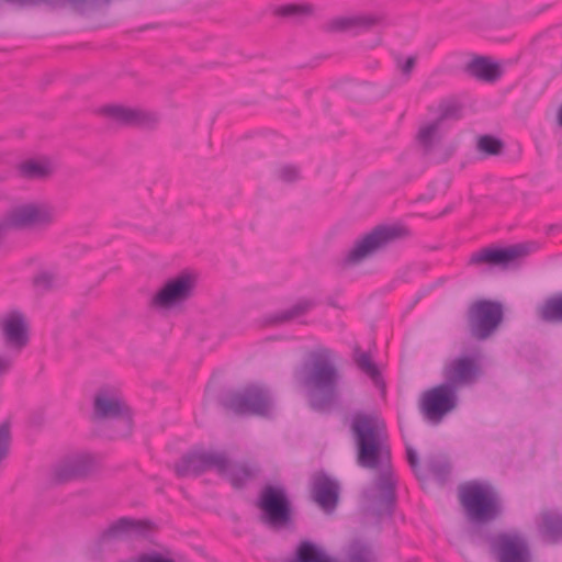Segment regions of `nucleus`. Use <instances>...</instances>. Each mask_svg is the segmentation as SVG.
I'll use <instances>...</instances> for the list:
<instances>
[{
    "label": "nucleus",
    "instance_id": "a211bd4d",
    "mask_svg": "<svg viewBox=\"0 0 562 562\" xmlns=\"http://www.w3.org/2000/svg\"><path fill=\"white\" fill-rule=\"evenodd\" d=\"M101 112L110 120L123 125L150 127L158 122V117L154 113L119 104L106 105L102 108Z\"/></svg>",
    "mask_w": 562,
    "mask_h": 562
},
{
    "label": "nucleus",
    "instance_id": "e433bc0d",
    "mask_svg": "<svg viewBox=\"0 0 562 562\" xmlns=\"http://www.w3.org/2000/svg\"><path fill=\"white\" fill-rule=\"evenodd\" d=\"M460 117V106L454 102H442L439 105V115L435 120L441 125L449 119L457 120Z\"/></svg>",
    "mask_w": 562,
    "mask_h": 562
},
{
    "label": "nucleus",
    "instance_id": "cd10ccee",
    "mask_svg": "<svg viewBox=\"0 0 562 562\" xmlns=\"http://www.w3.org/2000/svg\"><path fill=\"white\" fill-rule=\"evenodd\" d=\"M20 177L29 180H43L53 173L48 159H27L18 166Z\"/></svg>",
    "mask_w": 562,
    "mask_h": 562
},
{
    "label": "nucleus",
    "instance_id": "7c9ffc66",
    "mask_svg": "<svg viewBox=\"0 0 562 562\" xmlns=\"http://www.w3.org/2000/svg\"><path fill=\"white\" fill-rule=\"evenodd\" d=\"M314 306L311 300H300L293 306L269 316V324H282L304 315Z\"/></svg>",
    "mask_w": 562,
    "mask_h": 562
},
{
    "label": "nucleus",
    "instance_id": "ddd939ff",
    "mask_svg": "<svg viewBox=\"0 0 562 562\" xmlns=\"http://www.w3.org/2000/svg\"><path fill=\"white\" fill-rule=\"evenodd\" d=\"M223 405L237 415L267 416L272 409V400L265 387L250 385L227 394Z\"/></svg>",
    "mask_w": 562,
    "mask_h": 562
},
{
    "label": "nucleus",
    "instance_id": "9d476101",
    "mask_svg": "<svg viewBox=\"0 0 562 562\" xmlns=\"http://www.w3.org/2000/svg\"><path fill=\"white\" fill-rule=\"evenodd\" d=\"M504 311L499 302L479 300L468 310V326L471 336L477 340L490 338L503 322Z\"/></svg>",
    "mask_w": 562,
    "mask_h": 562
},
{
    "label": "nucleus",
    "instance_id": "c85d7f7f",
    "mask_svg": "<svg viewBox=\"0 0 562 562\" xmlns=\"http://www.w3.org/2000/svg\"><path fill=\"white\" fill-rule=\"evenodd\" d=\"M259 468L247 463H232L228 460L227 472L218 473L226 477L234 487H243L248 481L256 477Z\"/></svg>",
    "mask_w": 562,
    "mask_h": 562
},
{
    "label": "nucleus",
    "instance_id": "20e7f679",
    "mask_svg": "<svg viewBox=\"0 0 562 562\" xmlns=\"http://www.w3.org/2000/svg\"><path fill=\"white\" fill-rule=\"evenodd\" d=\"M92 419L109 423L111 438H125L132 434L131 409L119 390L110 386L99 389L93 397Z\"/></svg>",
    "mask_w": 562,
    "mask_h": 562
},
{
    "label": "nucleus",
    "instance_id": "473e14b6",
    "mask_svg": "<svg viewBox=\"0 0 562 562\" xmlns=\"http://www.w3.org/2000/svg\"><path fill=\"white\" fill-rule=\"evenodd\" d=\"M353 361L357 367L369 375L376 385L381 383L380 371L368 352L361 351L359 347H356L353 351Z\"/></svg>",
    "mask_w": 562,
    "mask_h": 562
},
{
    "label": "nucleus",
    "instance_id": "79ce46f5",
    "mask_svg": "<svg viewBox=\"0 0 562 562\" xmlns=\"http://www.w3.org/2000/svg\"><path fill=\"white\" fill-rule=\"evenodd\" d=\"M13 360L10 356L0 355V379L7 375L12 369Z\"/></svg>",
    "mask_w": 562,
    "mask_h": 562
},
{
    "label": "nucleus",
    "instance_id": "0eeeda50",
    "mask_svg": "<svg viewBox=\"0 0 562 562\" xmlns=\"http://www.w3.org/2000/svg\"><path fill=\"white\" fill-rule=\"evenodd\" d=\"M196 277L188 271L168 279L148 300L149 310L167 313L182 307L194 295Z\"/></svg>",
    "mask_w": 562,
    "mask_h": 562
},
{
    "label": "nucleus",
    "instance_id": "37998d69",
    "mask_svg": "<svg viewBox=\"0 0 562 562\" xmlns=\"http://www.w3.org/2000/svg\"><path fill=\"white\" fill-rule=\"evenodd\" d=\"M557 121H558V124L562 127V104L560 105V108L558 110Z\"/></svg>",
    "mask_w": 562,
    "mask_h": 562
},
{
    "label": "nucleus",
    "instance_id": "c9c22d12",
    "mask_svg": "<svg viewBox=\"0 0 562 562\" xmlns=\"http://www.w3.org/2000/svg\"><path fill=\"white\" fill-rule=\"evenodd\" d=\"M503 142L491 135L480 136L477 139V149L487 156H496L502 153Z\"/></svg>",
    "mask_w": 562,
    "mask_h": 562
},
{
    "label": "nucleus",
    "instance_id": "58836bf2",
    "mask_svg": "<svg viewBox=\"0 0 562 562\" xmlns=\"http://www.w3.org/2000/svg\"><path fill=\"white\" fill-rule=\"evenodd\" d=\"M277 177L283 182H294L300 178V170L291 165L281 166L277 169Z\"/></svg>",
    "mask_w": 562,
    "mask_h": 562
},
{
    "label": "nucleus",
    "instance_id": "bb28decb",
    "mask_svg": "<svg viewBox=\"0 0 562 562\" xmlns=\"http://www.w3.org/2000/svg\"><path fill=\"white\" fill-rule=\"evenodd\" d=\"M542 537L551 543L562 541V515L555 512L547 510L541 514V524L539 526Z\"/></svg>",
    "mask_w": 562,
    "mask_h": 562
},
{
    "label": "nucleus",
    "instance_id": "c756f323",
    "mask_svg": "<svg viewBox=\"0 0 562 562\" xmlns=\"http://www.w3.org/2000/svg\"><path fill=\"white\" fill-rule=\"evenodd\" d=\"M538 317L549 324H562V292L547 297L537 307Z\"/></svg>",
    "mask_w": 562,
    "mask_h": 562
},
{
    "label": "nucleus",
    "instance_id": "ea45409f",
    "mask_svg": "<svg viewBox=\"0 0 562 562\" xmlns=\"http://www.w3.org/2000/svg\"><path fill=\"white\" fill-rule=\"evenodd\" d=\"M397 68L405 77H409L416 65V57L409 56L405 60L397 58Z\"/></svg>",
    "mask_w": 562,
    "mask_h": 562
},
{
    "label": "nucleus",
    "instance_id": "6e6552de",
    "mask_svg": "<svg viewBox=\"0 0 562 562\" xmlns=\"http://www.w3.org/2000/svg\"><path fill=\"white\" fill-rule=\"evenodd\" d=\"M56 220V210L47 202L33 201L18 204L9 210L4 225L18 231L42 232Z\"/></svg>",
    "mask_w": 562,
    "mask_h": 562
},
{
    "label": "nucleus",
    "instance_id": "f257e3e1",
    "mask_svg": "<svg viewBox=\"0 0 562 562\" xmlns=\"http://www.w3.org/2000/svg\"><path fill=\"white\" fill-rule=\"evenodd\" d=\"M350 430L358 465L369 470H381L375 482L381 492L376 515L390 516L395 504V480L390 470L391 450L385 426L374 415L357 413L352 417Z\"/></svg>",
    "mask_w": 562,
    "mask_h": 562
},
{
    "label": "nucleus",
    "instance_id": "7ed1b4c3",
    "mask_svg": "<svg viewBox=\"0 0 562 562\" xmlns=\"http://www.w3.org/2000/svg\"><path fill=\"white\" fill-rule=\"evenodd\" d=\"M157 525L148 518L120 517L108 525L89 543L88 551L98 558L115 551L120 541L131 539L148 540L156 531Z\"/></svg>",
    "mask_w": 562,
    "mask_h": 562
},
{
    "label": "nucleus",
    "instance_id": "f8f14e48",
    "mask_svg": "<svg viewBox=\"0 0 562 562\" xmlns=\"http://www.w3.org/2000/svg\"><path fill=\"white\" fill-rule=\"evenodd\" d=\"M482 356L479 351L459 355L448 360L442 368L443 383L459 392L471 386L481 378Z\"/></svg>",
    "mask_w": 562,
    "mask_h": 562
},
{
    "label": "nucleus",
    "instance_id": "9b49d317",
    "mask_svg": "<svg viewBox=\"0 0 562 562\" xmlns=\"http://www.w3.org/2000/svg\"><path fill=\"white\" fill-rule=\"evenodd\" d=\"M458 404V392L442 382L423 392L418 408L425 420L439 425Z\"/></svg>",
    "mask_w": 562,
    "mask_h": 562
},
{
    "label": "nucleus",
    "instance_id": "f03ea898",
    "mask_svg": "<svg viewBox=\"0 0 562 562\" xmlns=\"http://www.w3.org/2000/svg\"><path fill=\"white\" fill-rule=\"evenodd\" d=\"M294 378L306 389L312 409L327 413L336 405L341 375L334 350L322 345L310 350L301 367L294 371Z\"/></svg>",
    "mask_w": 562,
    "mask_h": 562
},
{
    "label": "nucleus",
    "instance_id": "4c0bfd02",
    "mask_svg": "<svg viewBox=\"0 0 562 562\" xmlns=\"http://www.w3.org/2000/svg\"><path fill=\"white\" fill-rule=\"evenodd\" d=\"M11 431L8 422L0 424V464L8 458L10 452Z\"/></svg>",
    "mask_w": 562,
    "mask_h": 562
},
{
    "label": "nucleus",
    "instance_id": "f3484780",
    "mask_svg": "<svg viewBox=\"0 0 562 562\" xmlns=\"http://www.w3.org/2000/svg\"><path fill=\"white\" fill-rule=\"evenodd\" d=\"M1 330L9 347L21 350L29 344L27 321L20 311H11L2 318Z\"/></svg>",
    "mask_w": 562,
    "mask_h": 562
},
{
    "label": "nucleus",
    "instance_id": "f704fd0d",
    "mask_svg": "<svg viewBox=\"0 0 562 562\" xmlns=\"http://www.w3.org/2000/svg\"><path fill=\"white\" fill-rule=\"evenodd\" d=\"M430 473L440 482L445 483L451 472V464L445 456H434L428 460Z\"/></svg>",
    "mask_w": 562,
    "mask_h": 562
},
{
    "label": "nucleus",
    "instance_id": "4468645a",
    "mask_svg": "<svg viewBox=\"0 0 562 562\" xmlns=\"http://www.w3.org/2000/svg\"><path fill=\"white\" fill-rule=\"evenodd\" d=\"M258 505L266 524L272 527H284L290 522V502L283 487L267 485L261 491Z\"/></svg>",
    "mask_w": 562,
    "mask_h": 562
},
{
    "label": "nucleus",
    "instance_id": "a878e982",
    "mask_svg": "<svg viewBox=\"0 0 562 562\" xmlns=\"http://www.w3.org/2000/svg\"><path fill=\"white\" fill-rule=\"evenodd\" d=\"M32 283L38 292L47 293L60 289L65 279L57 268H43L34 274Z\"/></svg>",
    "mask_w": 562,
    "mask_h": 562
},
{
    "label": "nucleus",
    "instance_id": "1a4fd4ad",
    "mask_svg": "<svg viewBox=\"0 0 562 562\" xmlns=\"http://www.w3.org/2000/svg\"><path fill=\"white\" fill-rule=\"evenodd\" d=\"M228 457L223 451L193 449L184 453L173 470L178 477L199 476L205 471L215 470L217 473H226Z\"/></svg>",
    "mask_w": 562,
    "mask_h": 562
},
{
    "label": "nucleus",
    "instance_id": "a19ab883",
    "mask_svg": "<svg viewBox=\"0 0 562 562\" xmlns=\"http://www.w3.org/2000/svg\"><path fill=\"white\" fill-rule=\"evenodd\" d=\"M406 456H407V461H408L411 468L413 469V471L415 472V474L417 475V477L419 480H423L424 476L419 472V460H418L416 451L413 448L407 447Z\"/></svg>",
    "mask_w": 562,
    "mask_h": 562
},
{
    "label": "nucleus",
    "instance_id": "6ab92c4d",
    "mask_svg": "<svg viewBox=\"0 0 562 562\" xmlns=\"http://www.w3.org/2000/svg\"><path fill=\"white\" fill-rule=\"evenodd\" d=\"M92 459L89 456L81 454L67 458L53 469V481L61 484L87 476L92 470Z\"/></svg>",
    "mask_w": 562,
    "mask_h": 562
},
{
    "label": "nucleus",
    "instance_id": "5701e85b",
    "mask_svg": "<svg viewBox=\"0 0 562 562\" xmlns=\"http://www.w3.org/2000/svg\"><path fill=\"white\" fill-rule=\"evenodd\" d=\"M464 70L471 77L485 82H494L502 75L498 64L491 61V59L485 56H475L472 58L465 65Z\"/></svg>",
    "mask_w": 562,
    "mask_h": 562
},
{
    "label": "nucleus",
    "instance_id": "c03bdc74",
    "mask_svg": "<svg viewBox=\"0 0 562 562\" xmlns=\"http://www.w3.org/2000/svg\"><path fill=\"white\" fill-rule=\"evenodd\" d=\"M7 177L4 175H1L0 173V183H2L3 181H5Z\"/></svg>",
    "mask_w": 562,
    "mask_h": 562
},
{
    "label": "nucleus",
    "instance_id": "2eb2a0df",
    "mask_svg": "<svg viewBox=\"0 0 562 562\" xmlns=\"http://www.w3.org/2000/svg\"><path fill=\"white\" fill-rule=\"evenodd\" d=\"M529 251V246L526 244H516L504 248L485 247L473 252L469 258L468 265L473 267L507 269L515 265L520 258L526 257Z\"/></svg>",
    "mask_w": 562,
    "mask_h": 562
},
{
    "label": "nucleus",
    "instance_id": "dca6fc26",
    "mask_svg": "<svg viewBox=\"0 0 562 562\" xmlns=\"http://www.w3.org/2000/svg\"><path fill=\"white\" fill-rule=\"evenodd\" d=\"M490 546L499 562H529L531 559L526 539L516 533L493 536Z\"/></svg>",
    "mask_w": 562,
    "mask_h": 562
},
{
    "label": "nucleus",
    "instance_id": "72a5a7b5",
    "mask_svg": "<svg viewBox=\"0 0 562 562\" xmlns=\"http://www.w3.org/2000/svg\"><path fill=\"white\" fill-rule=\"evenodd\" d=\"M273 13L278 16L301 20L313 13V7L308 4L288 3L274 8Z\"/></svg>",
    "mask_w": 562,
    "mask_h": 562
},
{
    "label": "nucleus",
    "instance_id": "393cba45",
    "mask_svg": "<svg viewBox=\"0 0 562 562\" xmlns=\"http://www.w3.org/2000/svg\"><path fill=\"white\" fill-rule=\"evenodd\" d=\"M443 134V125L434 120L419 126L416 139L425 153H430L441 142Z\"/></svg>",
    "mask_w": 562,
    "mask_h": 562
},
{
    "label": "nucleus",
    "instance_id": "39448f33",
    "mask_svg": "<svg viewBox=\"0 0 562 562\" xmlns=\"http://www.w3.org/2000/svg\"><path fill=\"white\" fill-rule=\"evenodd\" d=\"M408 235V229L404 226L378 225L355 240L345 254L341 265L345 268L358 266Z\"/></svg>",
    "mask_w": 562,
    "mask_h": 562
},
{
    "label": "nucleus",
    "instance_id": "4be33fe9",
    "mask_svg": "<svg viewBox=\"0 0 562 562\" xmlns=\"http://www.w3.org/2000/svg\"><path fill=\"white\" fill-rule=\"evenodd\" d=\"M347 562H372L378 555L373 543L361 536H353L344 548Z\"/></svg>",
    "mask_w": 562,
    "mask_h": 562
},
{
    "label": "nucleus",
    "instance_id": "b1692460",
    "mask_svg": "<svg viewBox=\"0 0 562 562\" xmlns=\"http://www.w3.org/2000/svg\"><path fill=\"white\" fill-rule=\"evenodd\" d=\"M289 562H338L330 558L325 549L310 540H302L295 555Z\"/></svg>",
    "mask_w": 562,
    "mask_h": 562
},
{
    "label": "nucleus",
    "instance_id": "412c9836",
    "mask_svg": "<svg viewBox=\"0 0 562 562\" xmlns=\"http://www.w3.org/2000/svg\"><path fill=\"white\" fill-rule=\"evenodd\" d=\"M382 14H359L352 16H342L333 20L328 27L331 31H347V30H371L374 26L381 25L384 22Z\"/></svg>",
    "mask_w": 562,
    "mask_h": 562
},
{
    "label": "nucleus",
    "instance_id": "423d86ee",
    "mask_svg": "<svg viewBox=\"0 0 562 562\" xmlns=\"http://www.w3.org/2000/svg\"><path fill=\"white\" fill-rule=\"evenodd\" d=\"M459 499L471 521L490 522L501 514L498 496L490 484L467 482L459 487Z\"/></svg>",
    "mask_w": 562,
    "mask_h": 562
},
{
    "label": "nucleus",
    "instance_id": "aec40b11",
    "mask_svg": "<svg viewBox=\"0 0 562 562\" xmlns=\"http://www.w3.org/2000/svg\"><path fill=\"white\" fill-rule=\"evenodd\" d=\"M313 499L324 509L333 510L338 503V484L325 474L314 477L312 486Z\"/></svg>",
    "mask_w": 562,
    "mask_h": 562
},
{
    "label": "nucleus",
    "instance_id": "2f4dec72",
    "mask_svg": "<svg viewBox=\"0 0 562 562\" xmlns=\"http://www.w3.org/2000/svg\"><path fill=\"white\" fill-rule=\"evenodd\" d=\"M178 555L168 547L156 543L154 548L140 553L132 562H176Z\"/></svg>",
    "mask_w": 562,
    "mask_h": 562
}]
</instances>
